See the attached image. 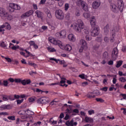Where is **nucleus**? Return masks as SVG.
<instances>
[{
	"mask_svg": "<svg viewBox=\"0 0 126 126\" xmlns=\"http://www.w3.org/2000/svg\"><path fill=\"white\" fill-rule=\"evenodd\" d=\"M84 29V24L81 20H78L77 24L75 25V30L78 33L82 32Z\"/></svg>",
	"mask_w": 126,
	"mask_h": 126,
	"instance_id": "nucleus-1",
	"label": "nucleus"
},
{
	"mask_svg": "<svg viewBox=\"0 0 126 126\" xmlns=\"http://www.w3.org/2000/svg\"><path fill=\"white\" fill-rule=\"evenodd\" d=\"M55 16L59 20H63L64 18V14L61 9H58L55 11Z\"/></svg>",
	"mask_w": 126,
	"mask_h": 126,
	"instance_id": "nucleus-2",
	"label": "nucleus"
},
{
	"mask_svg": "<svg viewBox=\"0 0 126 126\" xmlns=\"http://www.w3.org/2000/svg\"><path fill=\"white\" fill-rule=\"evenodd\" d=\"M14 9H16V10H18L20 9V6L18 4H14L13 3H10L9 7L10 12H13L14 11Z\"/></svg>",
	"mask_w": 126,
	"mask_h": 126,
	"instance_id": "nucleus-3",
	"label": "nucleus"
},
{
	"mask_svg": "<svg viewBox=\"0 0 126 126\" xmlns=\"http://www.w3.org/2000/svg\"><path fill=\"white\" fill-rule=\"evenodd\" d=\"M37 103L38 104H48V103H50V99L46 97H41L37 100Z\"/></svg>",
	"mask_w": 126,
	"mask_h": 126,
	"instance_id": "nucleus-4",
	"label": "nucleus"
},
{
	"mask_svg": "<svg viewBox=\"0 0 126 126\" xmlns=\"http://www.w3.org/2000/svg\"><path fill=\"white\" fill-rule=\"evenodd\" d=\"M99 33V28L98 27L94 28L91 30V34L93 37H96V36H98Z\"/></svg>",
	"mask_w": 126,
	"mask_h": 126,
	"instance_id": "nucleus-5",
	"label": "nucleus"
},
{
	"mask_svg": "<svg viewBox=\"0 0 126 126\" xmlns=\"http://www.w3.org/2000/svg\"><path fill=\"white\" fill-rule=\"evenodd\" d=\"M79 2L80 3L81 7L84 11H88V5H87V3H86L85 1L82 0H80Z\"/></svg>",
	"mask_w": 126,
	"mask_h": 126,
	"instance_id": "nucleus-6",
	"label": "nucleus"
},
{
	"mask_svg": "<svg viewBox=\"0 0 126 126\" xmlns=\"http://www.w3.org/2000/svg\"><path fill=\"white\" fill-rule=\"evenodd\" d=\"M119 54V50H118V48L117 47H115L113 49V50L112 52V60H116L117 59V57H118V54Z\"/></svg>",
	"mask_w": 126,
	"mask_h": 126,
	"instance_id": "nucleus-7",
	"label": "nucleus"
},
{
	"mask_svg": "<svg viewBox=\"0 0 126 126\" xmlns=\"http://www.w3.org/2000/svg\"><path fill=\"white\" fill-rule=\"evenodd\" d=\"M0 16L1 17H6L8 16V14L5 11V9L2 7L0 8Z\"/></svg>",
	"mask_w": 126,
	"mask_h": 126,
	"instance_id": "nucleus-8",
	"label": "nucleus"
},
{
	"mask_svg": "<svg viewBox=\"0 0 126 126\" xmlns=\"http://www.w3.org/2000/svg\"><path fill=\"white\" fill-rule=\"evenodd\" d=\"M34 11L32 10H29L28 12H27L26 13H24L21 16L22 18H25V17H29L30 15H32L33 14V13Z\"/></svg>",
	"mask_w": 126,
	"mask_h": 126,
	"instance_id": "nucleus-9",
	"label": "nucleus"
},
{
	"mask_svg": "<svg viewBox=\"0 0 126 126\" xmlns=\"http://www.w3.org/2000/svg\"><path fill=\"white\" fill-rule=\"evenodd\" d=\"M122 0H117V5H118V8L119 10L122 11L124 9V3Z\"/></svg>",
	"mask_w": 126,
	"mask_h": 126,
	"instance_id": "nucleus-10",
	"label": "nucleus"
},
{
	"mask_svg": "<svg viewBox=\"0 0 126 126\" xmlns=\"http://www.w3.org/2000/svg\"><path fill=\"white\" fill-rule=\"evenodd\" d=\"M100 0H97L93 2V7L94 8H98V7H99V6H100Z\"/></svg>",
	"mask_w": 126,
	"mask_h": 126,
	"instance_id": "nucleus-11",
	"label": "nucleus"
},
{
	"mask_svg": "<svg viewBox=\"0 0 126 126\" xmlns=\"http://www.w3.org/2000/svg\"><path fill=\"white\" fill-rule=\"evenodd\" d=\"M56 35H58V36H60L62 38H63L66 35V32H65V31H62L61 32H57L56 33Z\"/></svg>",
	"mask_w": 126,
	"mask_h": 126,
	"instance_id": "nucleus-12",
	"label": "nucleus"
},
{
	"mask_svg": "<svg viewBox=\"0 0 126 126\" xmlns=\"http://www.w3.org/2000/svg\"><path fill=\"white\" fill-rule=\"evenodd\" d=\"M110 7L112 11H113L114 12H117L118 10V7H117V6H116V5H115V4L111 3Z\"/></svg>",
	"mask_w": 126,
	"mask_h": 126,
	"instance_id": "nucleus-13",
	"label": "nucleus"
},
{
	"mask_svg": "<svg viewBox=\"0 0 126 126\" xmlns=\"http://www.w3.org/2000/svg\"><path fill=\"white\" fill-rule=\"evenodd\" d=\"M91 25L92 27H94L96 25V20L95 19V17H92V19L90 20Z\"/></svg>",
	"mask_w": 126,
	"mask_h": 126,
	"instance_id": "nucleus-14",
	"label": "nucleus"
},
{
	"mask_svg": "<svg viewBox=\"0 0 126 126\" xmlns=\"http://www.w3.org/2000/svg\"><path fill=\"white\" fill-rule=\"evenodd\" d=\"M81 47H83L84 48H87V43L84 39H81L80 41Z\"/></svg>",
	"mask_w": 126,
	"mask_h": 126,
	"instance_id": "nucleus-15",
	"label": "nucleus"
},
{
	"mask_svg": "<svg viewBox=\"0 0 126 126\" xmlns=\"http://www.w3.org/2000/svg\"><path fill=\"white\" fill-rule=\"evenodd\" d=\"M104 33L105 35H108L109 34V31L110 30V27L108 24H107L104 28Z\"/></svg>",
	"mask_w": 126,
	"mask_h": 126,
	"instance_id": "nucleus-16",
	"label": "nucleus"
},
{
	"mask_svg": "<svg viewBox=\"0 0 126 126\" xmlns=\"http://www.w3.org/2000/svg\"><path fill=\"white\" fill-rule=\"evenodd\" d=\"M10 108V105H3L0 107V110H6Z\"/></svg>",
	"mask_w": 126,
	"mask_h": 126,
	"instance_id": "nucleus-17",
	"label": "nucleus"
},
{
	"mask_svg": "<svg viewBox=\"0 0 126 126\" xmlns=\"http://www.w3.org/2000/svg\"><path fill=\"white\" fill-rule=\"evenodd\" d=\"M68 39L69 41H71L72 42H74V41H75V38L72 34H69L68 35Z\"/></svg>",
	"mask_w": 126,
	"mask_h": 126,
	"instance_id": "nucleus-18",
	"label": "nucleus"
},
{
	"mask_svg": "<svg viewBox=\"0 0 126 126\" xmlns=\"http://www.w3.org/2000/svg\"><path fill=\"white\" fill-rule=\"evenodd\" d=\"M35 14L38 18H41L43 16V13L39 10L36 11Z\"/></svg>",
	"mask_w": 126,
	"mask_h": 126,
	"instance_id": "nucleus-19",
	"label": "nucleus"
},
{
	"mask_svg": "<svg viewBox=\"0 0 126 126\" xmlns=\"http://www.w3.org/2000/svg\"><path fill=\"white\" fill-rule=\"evenodd\" d=\"M85 122H86V123H93V119L90 117H86L85 119Z\"/></svg>",
	"mask_w": 126,
	"mask_h": 126,
	"instance_id": "nucleus-20",
	"label": "nucleus"
},
{
	"mask_svg": "<svg viewBox=\"0 0 126 126\" xmlns=\"http://www.w3.org/2000/svg\"><path fill=\"white\" fill-rule=\"evenodd\" d=\"M46 13L48 18H52V14H51V11L49 9H46Z\"/></svg>",
	"mask_w": 126,
	"mask_h": 126,
	"instance_id": "nucleus-21",
	"label": "nucleus"
},
{
	"mask_svg": "<svg viewBox=\"0 0 126 126\" xmlns=\"http://www.w3.org/2000/svg\"><path fill=\"white\" fill-rule=\"evenodd\" d=\"M83 16L86 19H88V18H90V14L85 12L83 13Z\"/></svg>",
	"mask_w": 126,
	"mask_h": 126,
	"instance_id": "nucleus-22",
	"label": "nucleus"
},
{
	"mask_svg": "<svg viewBox=\"0 0 126 126\" xmlns=\"http://www.w3.org/2000/svg\"><path fill=\"white\" fill-rule=\"evenodd\" d=\"M87 97L91 99V98H95V95H93V93H90L87 95Z\"/></svg>",
	"mask_w": 126,
	"mask_h": 126,
	"instance_id": "nucleus-23",
	"label": "nucleus"
},
{
	"mask_svg": "<svg viewBox=\"0 0 126 126\" xmlns=\"http://www.w3.org/2000/svg\"><path fill=\"white\" fill-rule=\"evenodd\" d=\"M64 49L66 50V51L69 52V51H71V46L67 44L65 46Z\"/></svg>",
	"mask_w": 126,
	"mask_h": 126,
	"instance_id": "nucleus-24",
	"label": "nucleus"
},
{
	"mask_svg": "<svg viewBox=\"0 0 126 126\" xmlns=\"http://www.w3.org/2000/svg\"><path fill=\"white\" fill-rule=\"evenodd\" d=\"M60 78L62 79V80L60 82V84H63V83H65V80H66V79L63 77H60Z\"/></svg>",
	"mask_w": 126,
	"mask_h": 126,
	"instance_id": "nucleus-25",
	"label": "nucleus"
},
{
	"mask_svg": "<svg viewBox=\"0 0 126 126\" xmlns=\"http://www.w3.org/2000/svg\"><path fill=\"white\" fill-rule=\"evenodd\" d=\"M117 63L116 65V67H120V66H121V65H122V64H123V61H119L118 62H117Z\"/></svg>",
	"mask_w": 126,
	"mask_h": 126,
	"instance_id": "nucleus-26",
	"label": "nucleus"
},
{
	"mask_svg": "<svg viewBox=\"0 0 126 126\" xmlns=\"http://www.w3.org/2000/svg\"><path fill=\"white\" fill-rule=\"evenodd\" d=\"M103 57L104 59H108L109 58V54L107 51H105L103 54Z\"/></svg>",
	"mask_w": 126,
	"mask_h": 126,
	"instance_id": "nucleus-27",
	"label": "nucleus"
},
{
	"mask_svg": "<svg viewBox=\"0 0 126 126\" xmlns=\"http://www.w3.org/2000/svg\"><path fill=\"white\" fill-rule=\"evenodd\" d=\"M79 113V111L77 109H73L72 111V115L75 116V114H78Z\"/></svg>",
	"mask_w": 126,
	"mask_h": 126,
	"instance_id": "nucleus-28",
	"label": "nucleus"
},
{
	"mask_svg": "<svg viewBox=\"0 0 126 126\" xmlns=\"http://www.w3.org/2000/svg\"><path fill=\"white\" fill-rule=\"evenodd\" d=\"M85 38L87 41H91L92 40V37L89 34H86Z\"/></svg>",
	"mask_w": 126,
	"mask_h": 126,
	"instance_id": "nucleus-29",
	"label": "nucleus"
},
{
	"mask_svg": "<svg viewBox=\"0 0 126 126\" xmlns=\"http://www.w3.org/2000/svg\"><path fill=\"white\" fill-rule=\"evenodd\" d=\"M6 44L4 43V41H2L1 43H0V46L1 47V48H5L6 47Z\"/></svg>",
	"mask_w": 126,
	"mask_h": 126,
	"instance_id": "nucleus-30",
	"label": "nucleus"
},
{
	"mask_svg": "<svg viewBox=\"0 0 126 126\" xmlns=\"http://www.w3.org/2000/svg\"><path fill=\"white\" fill-rule=\"evenodd\" d=\"M2 100L3 101H8V96L5 95H2Z\"/></svg>",
	"mask_w": 126,
	"mask_h": 126,
	"instance_id": "nucleus-31",
	"label": "nucleus"
},
{
	"mask_svg": "<svg viewBox=\"0 0 126 126\" xmlns=\"http://www.w3.org/2000/svg\"><path fill=\"white\" fill-rule=\"evenodd\" d=\"M48 40L50 43H52L53 44H54L55 40L56 39H55V38H54L53 37H49Z\"/></svg>",
	"mask_w": 126,
	"mask_h": 126,
	"instance_id": "nucleus-32",
	"label": "nucleus"
},
{
	"mask_svg": "<svg viewBox=\"0 0 126 126\" xmlns=\"http://www.w3.org/2000/svg\"><path fill=\"white\" fill-rule=\"evenodd\" d=\"M83 31H84V33L85 34H87V35H88V34H89V32H90V31H89V30L88 29H83Z\"/></svg>",
	"mask_w": 126,
	"mask_h": 126,
	"instance_id": "nucleus-33",
	"label": "nucleus"
},
{
	"mask_svg": "<svg viewBox=\"0 0 126 126\" xmlns=\"http://www.w3.org/2000/svg\"><path fill=\"white\" fill-rule=\"evenodd\" d=\"M15 82L16 83H21V79L20 78H15Z\"/></svg>",
	"mask_w": 126,
	"mask_h": 126,
	"instance_id": "nucleus-34",
	"label": "nucleus"
},
{
	"mask_svg": "<svg viewBox=\"0 0 126 126\" xmlns=\"http://www.w3.org/2000/svg\"><path fill=\"white\" fill-rule=\"evenodd\" d=\"M5 27L7 30L11 29L10 25H9L8 23H5Z\"/></svg>",
	"mask_w": 126,
	"mask_h": 126,
	"instance_id": "nucleus-35",
	"label": "nucleus"
},
{
	"mask_svg": "<svg viewBox=\"0 0 126 126\" xmlns=\"http://www.w3.org/2000/svg\"><path fill=\"white\" fill-rule=\"evenodd\" d=\"M60 43H61V41L55 39V40H54V42L53 43V44H54V45H59Z\"/></svg>",
	"mask_w": 126,
	"mask_h": 126,
	"instance_id": "nucleus-36",
	"label": "nucleus"
},
{
	"mask_svg": "<svg viewBox=\"0 0 126 126\" xmlns=\"http://www.w3.org/2000/svg\"><path fill=\"white\" fill-rule=\"evenodd\" d=\"M95 100L97 102H100V103H103V102H104L103 99L101 98H96Z\"/></svg>",
	"mask_w": 126,
	"mask_h": 126,
	"instance_id": "nucleus-37",
	"label": "nucleus"
},
{
	"mask_svg": "<svg viewBox=\"0 0 126 126\" xmlns=\"http://www.w3.org/2000/svg\"><path fill=\"white\" fill-rule=\"evenodd\" d=\"M3 85H4V86H8V82L7 80H4L3 81V83H2Z\"/></svg>",
	"mask_w": 126,
	"mask_h": 126,
	"instance_id": "nucleus-38",
	"label": "nucleus"
},
{
	"mask_svg": "<svg viewBox=\"0 0 126 126\" xmlns=\"http://www.w3.org/2000/svg\"><path fill=\"white\" fill-rule=\"evenodd\" d=\"M119 80L121 82H126V78H125L124 77L120 78Z\"/></svg>",
	"mask_w": 126,
	"mask_h": 126,
	"instance_id": "nucleus-39",
	"label": "nucleus"
},
{
	"mask_svg": "<svg viewBox=\"0 0 126 126\" xmlns=\"http://www.w3.org/2000/svg\"><path fill=\"white\" fill-rule=\"evenodd\" d=\"M66 113L68 115H70V114H72V111L71 110H69L68 108L66 109Z\"/></svg>",
	"mask_w": 126,
	"mask_h": 126,
	"instance_id": "nucleus-40",
	"label": "nucleus"
},
{
	"mask_svg": "<svg viewBox=\"0 0 126 126\" xmlns=\"http://www.w3.org/2000/svg\"><path fill=\"white\" fill-rule=\"evenodd\" d=\"M24 101V99H22L21 100L17 99V103L18 105H20L21 103H22Z\"/></svg>",
	"mask_w": 126,
	"mask_h": 126,
	"instance_id": "nucleus-41",
	"label": "nucleus"
},
{
	"mask_svg": "<svg viewBox=\"0 0 126 126\" xmlns=\"http://www.w3.org/2000/svg\"><path fill=\"white\" fill-rule=\"evenodd\" d=\"M8 120H11L12 121H15V116H9L7 118Z\"/></svg>",
	"mask_w": 126,
	"mask_h": 126,
	"instance_id": "nucleus-42",
	"label": "nucleus"
},
{
	"mask_svg": "<svg viewBox=\"0 0 126 126\" xmlns=\"http://www.w3.org/2000/svg\"><path fill=\"white\" fill-rule=\"evenodd\" d=\"M8 97V100H10V101H13L15 99L14 96L13 95H10Z\"/></svg>",
	"mask_w": 126,
	"mask_h": 126,
	"instance_id": "nucleus-43",
	"label": "nucleus"
},
{
	"mask_svg": "<svg viewBox=\"0 0 126 126\" xmlns=\"http://www.w3.org/2000/svg\"><path fill=\"white\" fill-rule=\"evenodd\" d=\"M25 51L27 53V54L29 55V56H27V58L29 57L30 56H32V57L33 56V55L32 54H31L30 52L28 51L27 50H25Z\"/></svg>",
	"mask_w": 126,
	"mask_h": 126,
	"instance_id": "nucleus-44",
	"label": "nucleus"
},
{
	"mask_svg": "<svg viewBox=\"0 0 126 126\" xmlns=\"http://www.w3.org/2000/svg\"><path fill=\"white\" fill-rule=\"evenodd\" d=\"M117 75L115 76V77L113 78V84H116V83L117 82Z\"/></svg>",
	"mask_w": 126,
	"mask_h": 126,
	"instance_id": "nucleus-45",
	"label": "nucleus"
},
{
	"mask_svg": "<svg viewBox=\"0 0 126 126\" xmlns=\"http://www.w3.org/2000/svg\"><path fill=\"white\" fill-rule=\"evenodd\" d=\"M89 115H92V114H95V112L94 110H91L88 111Z\"/></svg>",
	"mask_w": 126,
	"mask_h": 126,
	"instance_id": "nucleus-46",
	"label": "nucleus"
},
{
	"mask_svg": "<svg viewBox=\"0 0 126 126\" xmlns=\"http://www.w3.org/2000/svg\"><path fill=\"white\" fill-rule=\"evenodd\" d=\"M29 44H30V46H34L35 45V42L34 41H30Z\"/></svg>",
	"mask_w": 126,
	"mask_h": 126,
	"instance_id": "nucleus-47",
	"label": "nucleus"
},
{
	"mask_svg": "<svg viewBox=\"0 0 126 126\" xmlns=\"http://www.w3.org/2000/svg\"><path fill=\"white\" fill-rule=\"evenodd\" d=\"M104 41H105L106 43H108L109 42V37L105 36L104 38Z\"/></svg>",
	"mask_w": 126,
	"mask_h": 126,
	"instance_id": "nucleus-48",
	"label": "nucleus"
},
{
	"mask_svg": "<svg viewBox=\"0 0 126 126\" xmlns=\"http://www.w3.org/2000/svg\"><path fill=\"white\" fill-rule=\"evenodd\" d=\"M21 119H22V120H25V119H28V116L27 115H22L21 117Z\"/></svg>",
	"mask_w": 126,
	"mask_h": 126,
	"instance_id": "nucleus-49",
	"label": "nucleus"
},
{
	"mask_svg": "<svg viewBox=\"0 0 126 126\" xmlns=\"http://www.w3.org/2000/svg\"><path fill=\"white\" fill-rule=\"evenodd\" d=\"M100 90H102V91H105V92H106V91H108V87H103L102 89H101Z\"/></svg>",
	"mask_w": 126,
	"mask_h": 126,
	"instance_id": "nucleus-50",
	"label": "nucleus"
},
{
	"mask_svg": "<svg viewBox=\"0 0 126 126\" xmlns=\"http://www.w3.org/2000/svg\"><path fill=\"white\" fill-rule=\"evenodd\" d=\"M29 101L30 102H34V101H35V98L33 97H30L29 98Z\"/></svg>",
	"mask_w": 126,
	"mask_h": 126,
	"instance_id": "nucleus-51",
	"label": "nucleus"
},
{
	"mask_svg": "<svg viewBox=\"0 0 126 126\" xmlns=\"http://www.w3.org/2000/svg\"><path fill=\"white\" fill-rule=\"evenodd\" d=\"M84 49H86V48L83 47V46H81V47L79 49L80 53H82V52H83V50H84Z\"/></svg>",
	"mask_w": 126,
	"mask_h": 126,
	"instance_id": "nucleus-52",
	"label": "nucleus"
},
{
	"mask_svg": "<svg viewBox=\"0 0 126 126\" xmlns=\"http://www.w3.org/2000/svg\"><path fill=\"white\" fill-rule=\"evenodd\" d=\"M79 77H80V78H82V79H84L85 78V76L84 74H82L81 75H79Z\"/></svg>",
	"mask_w": 126,
	"mask_h": 126,
	"instance_id": "nucleus-53",
	"label": "nucleus"
},
{
	"mask_svg": "<svg viewBox=\"0 0 126 126\" xmlns=\"http://www.w3.org/2000/svg\"><path fill=\"white\" fill-rule=\"evenodd\" d=\"M21 83H22L23 85H26V80H21Z\"/></svg>",
	"mask_w": 126,
	"mask_h": 126,
	"instance_id": "nucleus-54",
	"label": "nucleus"
},
{
	"mask_svg": "<svg viewBox=\"0 0 126 126\" xmlns=\"http://www.w3.org/2000/svg\"><path fill=\"white\" fill-rule=\"evenodd\" d=\"M68 119H69V115L66 114L64 119H65L66 121L68 120Z\"/></svg>",
	"mask_w": 126,
	"mask_h": 126,
	"instance_id": "nucleus-55",
	"label": "nucleus"
},
{
	"mask_svg": "<svg viewBox=\"0 0 126 126\" xmlns=\"http://www.w3.org/2000/svg\"><path fill=\"white\" fill-rule=\"evenodd\" d=\"M69 7L68 3H66L65 4V10H67L68 9V7Z\"/></svg>",
	"mask_w": 126,
	"mask_h": 126,
	"instance_id": "nucleus-56",
	"label": "nucleus"
},
{
	"mask_svg": "<svg viewBox=\"0 0 126 126\" xmlns=\"http://www.w3.org/2000/svg\"><path fill=\"white\" fill-rule=\"evenodd\" d=\"M5 59L8 63H11V59L10 58L5 57Z\"/></svg>",
	"mask_w": 126,
	"mask_h": 126,
	"instance_id": "nucleus-57",
	"label": "nucleus"
},
{
	"mask_svg": "<svg viewBox=\"0 0 126 126\" xmlns=\"http://www.w3.org/2000/svg\"><path fill=\"white\" fill-rule=\"evenodd\" d=\"M8 81H10V82L13 83L15 81V79H13L12 78H10L8 79Z\"/></svg>",
	"mask_w": 126,
	"mask_h": 126,
	"instance_id": "nucleus-58",
	"label": "nucleus"
},
{
	"mask_svg": "<svg viewBox=\"0 0 126 126\" xmlns=\"http://www.w3.org/2000/svg\"><path fill=\"white\" fill-rule=\"evenodd\" d=\"M116 32V31H115V30H112V36L113 37V38H114V36H115V34H116V33L115 32Z\"/></svg>",
	"mask_w": 126,
	"mask_h": 126,
	"instance_id": "nucleus-59",
	"label": "nucleus"
},
{
	"mask_svg": "<svg viewBox=\"0 0 126 126\" xmlns=\"http://www.w3.org/2000/svg\"><path fill=\"white\" fill-rule=\"evenodd\" d=\"M14 99H19L20 98V95L15 94L14 95Z\"/></svg>",
	"mask_w": 126,
	"mask_h": 126,
	"instance_id": "nucleus-60",
	"label": "nucleus"
},
{
	"mask_svg": "<svg viewBox=\"0 0 126 126\" xmlns=\"http://www.w3.org/2000/svg\"><path fill=\"white\" fill-rule=\"evenodd\" d=\"M64 114H63V113H62L60 114L59 118H60V119H63V118H64Z\"/></svg>",
	"mask_w": 126,
	"mask_h": 126,
	"instance_id": "nucleus-61",
	"label": "nucleus"
},
{
	"mask_svg": "<svg viewBox=\"0 0 126 126\" xmlns=\"http://www.w3.org/2000/svg\"><path fill=\"white\" fill-rule=\"evenodd\" d=\"M93 94H95L96 95H100V93L99 92V91H96V92H93Z\"/></svg>",
	"mask_w": 126,
	"mask_h": 126,
	"instance_id": "nucleus-62",
	"label": "nucleus"
},
{
	"mask_svg": "<svg viewBox=\"0 0 126 126\" xmlns=\"http://www.w3.org/2000/svg\"><path fill=\"white\" fill-rule=\"evenodd\" d=\"M120 95L123 97V99H126V94H121Z\"/></svg>",
	"mask_w": 126,
	"mask_h": 126,
	"instance_id": "nucleus-63",
	"label": "nucleus"
},
{
	"mask_svg": "<svg viewBox=\"0 0 126 126\" xmlns=\"http://www.w3.org/2000/svg\"><path fill=\"white\" fill-rule=\"evenodd\" d=\"M122 51L123 52H126V46H123V47H122Z\"/></svg>",
	"mask_w": 126,
	"mask_h": 126,
	"instance_id": "nucleus-64",
	"label": "nucleus"
}]
</instances>
